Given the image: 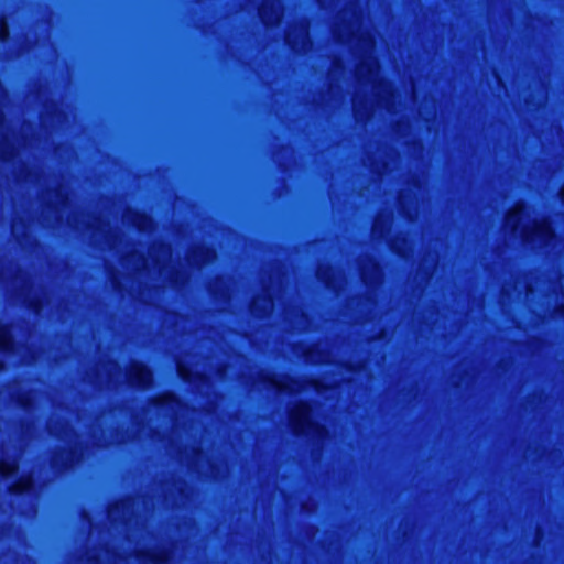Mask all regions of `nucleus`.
<instances>
[{
    "label": "nucleus",
    "mask_w": 564,
    "mask_h": 564,
    "mask_svg": "<svg viewBox=\"0 0 564 564\" xmlns=\"http://www.w3.org/2000/svg\"><path fill=\"white\" fill-rule=\"evenodd\" d=\"M3 369V364L0 361V370Z\"/></svg>",
    "instance_id": "dca6fc26"
},
{
    "label": "nucleus",
    "mask_w": 564,
    "mask_h": 564,
    "mask_svg": "<svg viewBox=\"0 0 564 564\" xmlns=\"http://www.w3.org/2000/svg\"><path fill=\"white\" fill-rule=\"evenodd\" d=\"M33 481L31 478H23L11 487L13 494H21L32 488Z\"/></svg>",
    "instance_id": "1a4fd4ad"
},
{
    "label": "nucleus",
    "mask_w": 564,
    "mask_h": 564,
    "mask_svg": "<svg viewBox=\"0 0 564 564\" xmlns=\"http://www.w3.org/2000/svg\"><path fill=\"white\" fill-rule=\"evenodd\" d=\"M524 213V205L517 204L513 209H511L506 217V227L510 229L512 234L519 232V236L524 241L540 242L542 245H547L553 236V229L550 223L545 219L535 220L531 228L521 226V219Z\"/></svg>",
    "instance_id": "f257e3e1"
},
{
    "label": "nucleus",
    "mask_w": 564,
    "mask_h": 564,
    "mask_svg": "<svg viewBox=\"0 0 564 564\" xmlns=\"http://www.w3.org/2000/svg\"><path fill=\"white\" fill-rule=\"evenodd\" d=\"M358 76L365 78L369 83H377L379 78V65L378 62L369 57L358 68Z\"/></svg>",
    "instance_id": "423d86ee"
},
{
    "label": "nucleus",
    "mask_w": 564,
    "mask_h": 564,
    "mask_svg": "<svg viewBox=\"0 0 564 564\" xmlns=\"http://www.w3.org/2000/svg\"><path fill=\"white\" fill-rule=\"evenodd\" d=\"M367 48L372 50L373 48V41L371 39H368L365 43Z\"/></svg>",
    "instance_id": "ddd939ff"
},
{
    "label": "nucleus",
    "mask_w": 564,
    "mask_h": 564,
    "mask_svg": "<svg viewBox=\"0 0 564 564\" xmlns=\"http://www.w3.org/2000/svg\"><path fill=\"white\" fill-rule=\"evenodd\" d=\"M561 199L564 202V184L560 192Z\"/></svg>",
    "instance_id": "2eb2a0df"
},
{
    "label": "nucleus",
    "mask_w": 564,
    "mask_h": 564,
    "mask_svg": "<svg viewBox=\"0 0 564 564\" xmlns=\"http://www.w3.org/2000/svg\"><path fill=\"white\" fill-rule=\"evenodd\" d=\"M12 348V336L7 326H0V350L9 351Z\"/></svg>",
    "instance_id": "0eeeda50"
},
{
    "label": "nucleus",
    "mask_w": 564,
    "mask_h": 564,
    "mask_svg": "<svg viewBox=\"0 0 564 564\" xmlns=\"http://www.w3.org/2000/svg\"><path fill=\"white\" fill-rule=\"evenodd\" d=\"M260 304L262 305V308H263L264 313L270 312L272 310V306H273L272 301L269 297H264V299H259V300L254 301L253 305H252V310L257 311L258 306Z\"/></svg>",
    "instance_id": "9d476101"
},
{
    "label": "nucleus",
    "mask_w": 564,
    "mask_h": 564,
    "mask_svg": "<svg viewBox=\"0 0 564 564\" xmlns=\"http://www.w3.org/2000/svg\"><path fill=\"white\" fill-rule=\"evenodd\" d=\"M177 370H178L180 376H181L184 380H191V373H189V371L186 369V367L183 365V362H181V361H178V362H177Z\"/></svg>",
    "instance_id": "9b49d317"
},
{
    "label": "nucleus",
    "mask_w": 564,
    "mask_h": 564,
    "mask_svg": "<svg viewBox=\"0 0 564 564\" xmlns=\"http://www.w3.org/2000/svg\"><path fill=\"white\" fill-rule=\"evenodd\" d=\"M129 379L133 386L145 389L150 387L152 382V375L145 366L134 364L130 369Z\"/></svg>",
    "instance_id": "39448f33"
},
{
    "label": "nucleus",
    "mask_w": 564,
    "mask_h": 564,
    "mask_svg": "<svg viewBox=\"0 0 564 564\" xmlns=\"http://www.w3.org/2000/svg\"><path fill=\"white\" fill-rule=\"evenodd\" d=\"M286 42L294 51H306L308 46V32L305 25H300L286 33Z\"/></svg>",
    "instance_id": "20e7f679"
},
{
    "label": "nucleus",
    "mask_w": 564,
    "mask_h": 564,
    "mask_svg": "<svg viewBox=\"0 0 564 564\" xmlns=\"http://www.w3.org/2000/svg\"><path fill=\"white\" fill-rule=\"evenodd\" d=\"M261 20L267 25L278 24L282 17V8L278 0H268L259 9Z\"/></svg>",
    "instance_id": "7ed1b4c3"
},
{
    "label": "nucleus",
    "mask_w": 564,
    "mask_h": 564,
    "mask_svg": "<svg viewBox=\"0 0 564 564\" xmlns=\"http://www.w3.org/2000/svg\"><path fill=\"white\" fill-rule=\"evenodd\" d=\"M18 470V464L15 460H1L0 462V475L9 476Z\"/></svg>",
    "instance_id": "6e6552de"
},
{
    "label": "nucleus",
    "mask_w": 564,
    "mask_h": 564,
    "mask_svg": "<svg viewBox=\"0 0 564 564\" xmlns=\"http://www.w3.org/2000/svg\"><path fill=\"white\" fill-rule=\"evenodd\" d=\"M9 36V29L6 21L0 22V41H6Z\"/></svg>",
    "instance_id": "f8f14e48"
},
{
    "label": "nucleus",
    "mask_w": 564,
    "mask_h": 564,
    "mask_svg": "<svg viewBox=\"0 0 564 564\" xmlns=\"http://www.w3.org/2000/svg\"><path fill=\"white\" fill-rule=\"evenodd\" d=\"M116 508H117L116 506H113V507H111V508H110V510H109V516H110V517H113V516H115V513H116Z\"/></svg>",
    "instance_id": "4468645a"
},
{
    "label": "nucleus",
    "mask_w": 564,
    "mask_h": 564,
    "mask_svg": "<svg viewBox=\"0 0 564 564\" xmlns=\"http://www.w3.org/2000/svg\"><path fill=\"white\" fill-rule=\"evenodd\" d=\"M290 424L296 434L323 435V429L312 421L311 408L305 403H299L291 410Z\"/></svg>",
    "instance_id": "f03ea898"
}]
</instances>
